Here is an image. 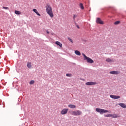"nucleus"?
I'll list each match as a JSON object with an SVG mask.
<instances>
[{
	"mask_svg": "<svg viewBox=\"0 0 126 126\" xmlns=\"http://www.w3.org/2000/svg\"><path fill=\"white\" fill-rule=\"evenodd\" d=\"M46 33L47 34H50V32H49V31H46Z\"/></svg>",
	"mask_w": 126,
	"mask_h": 126,
	"instance_id": "27",
	"label": "nucleus"
},
{
	"mask_svg": "<svg viewBox=\"0 0 126 126\" xmlns=\"http://www.w3.org/2000/svg\"><path fill=\"white\" fill-rule=\"evenodd\" d=\"M72 116H80L82 115V112L80 110H76V111H73L71 112Z\"/></svg>",
	"mask_w": 126,
	"mask_h": 126,
	"instance_id": "4",
	"label": "nucleus"
},
{
	"mask_svg": "<svg viewBox=\"0 0 126 126\" xmlns=\"http://www.w3.org/2000/svg\"><path fill=\"white\" fill-rule=\"evenodd\" d=\"M68 111V109L64 108L61 111V115H65L66 114H67Z\"/></svg>",
	"mask_w": 126,
	"mask_h": 126,
	"instance_id": "6",
	"label": "nucleus"
},
{
	"mask_svg": "<svg viewBox=\"0 0 126 126\" xmlns=\"http://www.w3.org/2000/svg\"><path fill=\"white\" fill-rule=\"evenodd\" d=\"M32 63H31V62H28L27 64V67H28V68H32Z\"/></svg>",
	"mask_w": 126,
	"mask_h": 126,
	"instance_id": "10",
	"label": "nucleus"
},
{
	"mask_svg": "<svg viewBox=\"0 0 126 126\" xmlns=\"http://www.w3.org/2000/svg\"><path fill=\"white\" fill-rule=\"evenodd\" d=\"M111 118H120V115L116 114H111Z\"/></svg>",
	"mask_w": 126,
	"mask_h": 126,
	"instance_id": "11",
	"label": "nucleus"
},
{
	"mask_svg": "<svg viewBox=\"0 0 126 126\" xmlns=\"http://www.w3.org/2000/svg\"><path fill=\"white\" fill-rule=\"evenodd\" d=\"M75 54H76L77 55V56H81V53H80V52H79V51H78V50L75 51Z\"/></svg>",
	"mask_w": 126,
	"mask_h": 126,
	"instance_id": "17",
	"label": "nucleus"
},
{
	"mask_svg": "<svg viewBox=\"0 0 126 126\" xmlns=\"http://www.w3.org/2000/svg\"><path fill=\"white\" fill-rule=\"evenodd\" d=\"M15 14H17L18 15H20V14H21V12H20L19 11L15 10Z\"/></svg>",
	"mask_w": 126,
	"mask_h": 126,
	"instance_id": "18",
	"label": "nucleus"
},
{
	"mask_svg": "<svg viewBox=\"0 0 126 126\" xmlns=\"http://www.w3.org/2000/svg\"><path fill=\"white\" fill-rule=\"evenodd\" d=\"M55 44H56V45H58V46H59V47H60L61 48H63V44L60 42V41H56L55 42Z\"/></svg>",
	"mask_w": 126,
	"mask_h": 126,
	"instance_id": "14",
	"label": "nucleus"
},
{
	"mask_svg": "<svg viewBox=\"0 0 126 126\" xmlns=\"http://www.w3.org/2000/svg\"><path fill=\"white\" fill-rule=\"evenodd\" d=\"M110 74H119L120 71H112L110 72Z\"/></svg>",
	"mask_w": 126,
	"mask_h": 126,
	"instance_id": "9",
	"label": "nucleus"
},
{
	"mask_svg": "<svg viewBox=\"0 0 126 126\" xmlns=\"http://www.w3.org/2000/svg\"><path fill=\"white\" fill-rule=\"evenodd\" d=\"M96 23H97V24H104V22H103L100 18H96Z\"/></svg>",
	"mask_w": 126,
	"mask_h": 126,
	"instance_id": "5",
	"label": "nucleus"
},
{
	"mask_svg": "<svg viewBox=\"0 0 126 126\" xmlns=\"http://www.w3.org/2000/svg\"><path fill=\"white\" fill-rule=\"evenodd\" d=\"M82 56L84 57V61H86L89 63H94V61H93V60L86 56L84 53H82Z\"/></svg>",
	"mask_w": 126,
	"mask_h": 126,
	"instance_id": "2",
	"label": "nucleus"
},
{
	"mask_svg": "<svg viewBox=\"0 0 126 126\" xmlns=\"http://www.w3.org/2000/svg\"><path fill=\"white\" fill-rule=\"evenodd\" d=\"M121 23V21H117L114 23L115 25H118Z\"/></svg>",
	"mask_w": 126,
	"mask_h": 126,
	"instance_id": "20",
	"label": "nucleus"
},
{
	"mask_svg": "<svg viewBox=\"0 0 126 126\" xmlns=\"http://www.w3.org/2000/svg\"><path fill=\"white\" fill-rule=\"evenodd\" d=\"M76 17H77V15H74L73 18V19H75V18H76Z\"/></svg>",
	"mask_w": 126,
	"mask_h": 126,
	"instance_id": "26",
	"label": "nucleus"
},
{
	"mask_svg": "<svg viewBox=\"0 0 126 126\" xmlns=\"http://www.w3.org/2000/svg\"><path fill=\"white\" fill-rule=\"evenodd\" d=\"M110 98H112V99H120L121 98V96L119 95H115L111 94L110 95Z\"/></svg>",
	"mask_w": 126,
	"mask_h": 126,
	"instance_id": "8",
	"label": "nucleus"
},
{
	"mask_svg": "<svg viewBox=\"0 0 126 126\" xmlns=\"http://www.w3.org/2000/svg\"><path fill=\"white\" fill-rule=\"evenodd\" d=\"M66 75L68 77H70L71 76V74H66Z\"/></svg>",
	"mask_w": 126,
	"mask_h": 126,
	"instance_id": "25",
	"label": "nucleus"
},
{
	"mask_svg": "<svg viewBox=\"0 0 126 126\" xmlns=\"http://www.w3.org/2000/svg\"><path fill=\"white\" fill-rule=\"evenodd\" d=\"M95 111H96L97 113H100V115H102L105 113H108V112H109L108 110L101 108H96Z\"/></svg>",
	"mask_w": 126,
	"mask_h": 126,
	"instance_id": "3",
	"label": "nucleus"
},
{
	"mask_svg": "<svg viewBox=\"0 0 126 126\" xmlns=\"http://www.w3.org/2000/svg\"><path fill=\"white\" fill-rule=\"evenodd\" d=\"M32 11H33V12L36 13V14H37V15H38V16H41V14H40V13H39V12H38V11L37 10V9H33L32 10Z\"/></svg>",
	"mask_w": 126,
	"mask_h": 126,
	"instance_id": "15",
	"label": "nucleus"
},
{
	"mask_svg": "<svg viewBox=\"0 0 126 126\" xmlns=\"http://www.w3.org/2000/svg\"><path fill=\"white\" fill-rule=\"evenodd\" d=\"M104 116L106 117V118H111V114L104 115Z\"/></svg>",
	"mask_w": 126,
	"mask_h": 126,
	"instance_id": "21",
	"label": "nucleus"
},
{
	"mask_svg": "<svg viewBox=\"0 0 126 126\" xmlns=\"http://www.w3.org/2000/svg\"><path fill=\"white\" fill-rule=\"evenodd\" d=\"M68 40H69V41H70V42H71V43H73V40H72V39L71 38H70V37H68Z\"/></svg>",
	"mask_w": 126,
	"mask_h": 126,
	"instance_id": "23",
	"label": "nucleus"
},
{
	"mask_svg": "<svg viewBox=\"0 0 126 126\" xmlns=\"http://www.w3.org/2000/svg\"><path fill=\"white\" fill-rule=\"evenodd\" d=\"M76 26H77V28H78V29H79V28H79V26L78 25H77Z\"/></svg>",
	"mask_w": 126,
	"mask_h": 126,
	"instance_id": "28",
	"label": "nucleus"
},
{
	"mask_svg": "<svg viewBox=\"0 0 126 126\" xmlns=\"http://www.w3.org/2000/svg\"><path fill=\"white\" fill-rule=\"evenodd\" d=\"M118 105H119V106L122 107V108H124V109H126V105L124 103H119Z\"/></svg>",
	"mask_w": 126,
	"mask_h": 126,
	"instance_id": "12",
	"label": "nucleus"
},
{
	"mask_svg": "<svg viewBox=\"0 0 126 126\" xmlns=\"http://www.w3.org/2000/svg\"><path fill=\"white\" fill-rule=\"evenodd\" d=\"M79 6L81 9H84V6H83V4L82 3H80Z\"/></svg>",
	"mask_w": 126,
	"mask_h": 126,
	"instance_id": "19",
	"label": "nucleus"
},
{
	"mask_svg": "<svg viewBox=\"0 0 126 126\" xmlns=\"http://www.w3.org/2000/svg\"><path fill=\"white\" fill-rule=\"evenodd\" d=\"M45 8L47 13L50 16V17H51V18H53V17H54V13H53V9L51 5H50V4H46Z\"/></svg>",
	"mask_w": 126,
	"mask_h": 126,
	"instance_id": "1",
	"label": "nucleus"
},
{
	"mask_svg": "<svg viewBox=\"0 0 126 126\" xmlns=\"http://www.w3.org/2000/svg\"><path fill=\"white\" fill-rule=\"evenodd\" d=\"M52 35H54V33H52Z\"/></svg>",
	"mask_w": 126,
	"mask_h": 126,
	"instance_id": "29",
	"label": "nucleus"
},
{
	"mask_svg": "<svg viewBox=\"0 0 126 126\" xmlns=\"http://www.w3.org/2000/svg\"><path fill=\"white\" fill-rule=\"evenodd\" d=\"M35 81H34V80H32L30 82V84L32 85V84H34Z\"/></svg>",
	"mask_w": 126,
	"mask_h": 126,
	"instance_id": "22",
	"label": "nucleus"
},
{
	"mask_svg": "<svg viewBox=\"0 0 126 126\" xmlns=\"http://www.w3.org/2000/svg\"><path fill=\"white\" fill-rule=\"evenodd\" d=\"M97 83L95 82H88L86 83V85L90 86V85H96Z\"/></svg>",
	"mask_w": 126,
	"mask_h": 126,
	"instance_id": "7",
	"label": "nucleus"
},
{
	"mask_svg": "<svg viewBox=\"0 0 126 126\" xmlns=\"http://www.w3.org/2000/svg\"><path fill=\"white\" fill-rule=\"evenodd\" d=\"M68 107L70 109H75L76 108V106L73 104H69Z\"/></svg>",
	"mask_w": 126,
	"mask_h": 126,
	"instance_id": "13",
	"label": "nucleus"
},
{
	"mask_svg": "<svg viewBox=\"0 0 126 126\" xmlns=\"http://www.w3.org/2000/svg\"><path fill=\"white\" fill-rule=\"evenodd\" d=\"M3 9H9V8H8V7H4V6H3L2 7Z\"/></svg>",
	"mask_w": 126,
	"mask_h": 126,
	"instance_id": "24",
	"label": "nucleus"
},
{
	"mask_svg": "<svg viewBox=\"0 0 126 126\" xmlns=\"http://www.w3.org/2000/svg\"><path fill=\"white\" fill-rule=\"evenodd\" d=\"M106 62H107V63H113V62L114 61H113V59L107 58L106 59Z\"/></svg>",
	"mask_w": 126,
	"mask_h": 126,
	"instance_id": "16",
	"label": "nucleus"
}]
</instances>
